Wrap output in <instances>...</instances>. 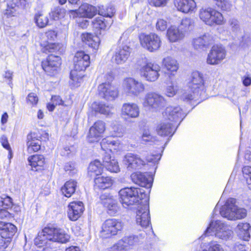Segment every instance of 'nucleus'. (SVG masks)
<instances>
[{"label": "nucleus", "mask_w": 251, "mask_h": 251, "mask_svg": "<svg viewBox=\"0 0 251 251\" xmlns=\"http://www.w3.org/2000/svg\"><path fill=\"white\" fill-rule=\"evenodd\" d=\"M74 68L70 73V83L77 86L82 80V72L89 66L90 56L83 51H77L74 58Z\"/></svg>", "instance_id": "1"}, {"label": "nucleus", "mask_w": 251, "mask_h": 251, "mask_svg": "<svg viewBox=\"0 0 251 251\" xmlns=\"http://www.w3.org/2000/svg\"><path fill=\"white\" fill-rule=\"evenodd\" d=\"M187 87V90L181 95V99L186 101L197 99L204 88L202 75L198 71L192 72Z\"/></svg>", "instance_id": "2"}, {"label": "nucleus", "mask_w": 251, "mask_h": 251, "mask_svg": "<svg viewBox=\"0 0 251 251\" xmlns=\"http://www.w3.org/2000/svg\"><path fill=\"white\" fill-rule=\"evenodd\" d=\"M119 195L120 201L125 208L138 203L146 196L144 189L135 187L123 188L119 191Z\"/></svg>", "instance_id": "3"}, {"label": "nucleus", "mask_w": 251, "mask_h": 251, "mask_svg": "<svg viewBox=\"0 0 251 251\" xmlns=\"http://www.w3.org/2000/svg\"><path fill=\"white\" fill-rule=\"evenodd\" d=\"M236 200L233 198L228 199L225 204L221 208V215L228 220H236L245 218L247 210L238 207L236 204Z\"/></svg>", "instance_id": "4"}, {"label": "nucleus", "mask_w": 251, "mask_h": 251, "mask_svg": "<svg viewBox=\"0 0 251 251\" xmlns=\"http://www.w3.org/2000/svg\"><path fill=\"white\" fill-rule=\"evenodd\" d=\"M199 17L202 22L210 26L222 25L225 23L221 13L211 7L201 9L199 11Z\"/></svg>", "instance_id": "5"}, {"label": "nucleus", "mask_w": 251, "mask_h": 251, "mask_svg": "<svg viewBox=\"0 0 251 251\" xmlns=\"http://www.w3.org/2000/svg\"><path fill=\"white\" fill-rule=\"evenodd\" d=\"M232 231L221 221H212L205 231V234L214 235L218 238L227 240L232 235Z\"/></svg>", "instance_id": "6"}, {"label": "nucleus", "mask_w": 251, "mask_h": 251, "mask_svg": "<svg viewBox=\"0 0 251 251\" xmlns=\"http://www.w3.org/2000/svg\"><path fill=\"white\" fill-rule=\"evenodd\" d=\"M139 39L141 46L150 52L156 51L161 47V38L154 33H141L139 36Z\"/></svg>", "instance_id": "7"}, {"label": "nucleus", "mask_w": 251, "mask_h": 251, "mask_svg": "<svg viewBox=\"0 0 251 251\" xmlns=\"http://www.w3.org/2000/svg\"><path fill=\"white\" fill-rule=\"evenodd\" d=\"M124 227V224L115 219L106 220L102 226L100 236L103 238H109L116 235Z\"/></svg>", "instance_id": "8"}, {"label": "nucleus", "mask_w": 251, "mask_h": 251, "mask_svg": "<svg viewBox=\"0 0 251 251\" xmlns=\"http://www.w3.org/2000/svg\"><path fill=\"white\" fill-rule=\"evenodd\" d=\"M165 103V100L161 95L149 93L145 97L143 106L151 111H156L163 107Z\"/></svg>", "instance_id": "9"}, {"label": "nucleus", "mask_w": 251, "mask_h": 251, "mask_svg": "<svg viewBox=\"0 0 251 251\" xmlns=\"http://www.w3.org/2000/svg\"><path fill=\"white\" fill-rule=\"evenodd\" d=\"M46 233L49 235L50 241L52 242L66 243L70 241V236L63 229L53 226H47Z\"/></svg>", "instance_id": "10"}, {"label": "nucleus", "mask_w": 251, "mask_h": 251, "mask_svg": "<svg viewBox=\"0 0 251 251\" xmlns=\"http://www.w3.org/2000/svg\"><path fill=\"white\" fill-rule=\"evenodd\" d=\"M160 69L161 68L158 64L149 62L142 67L141 74L146 80L154 82L158 78Z\"/></svg>", "instance_id": "11"}, {"label": "nucleus", "mask_w": 251, "mask_h": 251, "mask_svg": "<svg viewBox=\"0 0 251 251\" xmlns=\"http://www.w3.org/2000/svg\"><path fill=\"white\" fill-rule=\"evenodd\" d=\"M124 91L129 95L138 96L144 91L143 84L133 78L129 77L125 79L123 82Z\"/></svg>", "instance_id": "12"}, {"label": "nucleus", "mask_w": 251, "mask_h": 251, "mask_svg": "<svg viewBox=\"0 0 251 251\" xmlns=\"http://www.w3.org/2000/svg\"><path fill=\"white\" fill-rule=\"evenodd\" d=\"M226 55V50L222 47L214 46L208 54L206 62L212 65H218L225 58Z\"/></svg>", "instance_id": "13"}, {"label": "nucleus", "mask_w": 251, "mask_h": 251, "mask_svg": "<svg viewBox=\"0 0 251 251\" xmlns=\"http://www.w3.org/2000/svg\"><path fill=\"white\" fill-rule=\"evenodd\" d=\"M163 116L166 120L173 123L179 120L181 121L186 114L179 106L171 105L166 108Z\"/></svg>", "instance_id": "14"}, {"label": "nucleus", "mask_w": 251, "mask_h": 251, "mask_svg": "<svg viewBox=\"0 0 251 251\" xmlns=\"http://www.w3.org/2000/svg\"><path fill=\"white\" fill-rule=\"evenodd\" d=\"M101 149L104 151V156L103 157V166L106 165V163L110 162L111 159L110 154L107 151H112L113 150L119 149L120 143L111 138L103 139L100 143Z\"/></svg>", "instance_id": "15"}, {"label": "nucleus", "mask_w": 251, "mask_h": 251, "mask_svg": "<svg viewBox=\"0 0 251 251\" xmlns=\"http://www.w3.org/2000/svg\"><path fill=\"white\" fill-rule=\"evenodd\" d=\"M105 123L101 120L96 122L90 128L87 136L90 142L98 141L105 130Z\"/></svg>", "instance_id": "16"}, {"label": "nucleus", "mask_w": 251, "mask_h": 251, "mask_svg": "<svg viewBox=\"0 0 251 251\" xmlns=\"http://www.w3.org/2000/svg\"><path fill=\"white\" fill-rule=\"evenodd\" d=\"M84 210V206L82 202L80 201H72L68 206V218L71 221H75L81 216Z\"/></svg>", "instance_id": "17"}, {"label": "nucleus", "mask_w": 251, "mask_h": 251, "mask_svg": "<svg viewBox=\"0 0 251 251\" xmlns=\"http://www.w3.org/2000/svg\"><path fill=\"white\" fill-rule=\"evenodd\" d=\"M99 95L107 100H113L118 97V92L111 83L102 82L98 88Z\"/></svg>", "instance_id": "18"}, {"label": "nucleus", "mask_w": 251, "mask_h": 251, "mask_svg": "<svg viewBox=\"0 0 251 251\" xmlns=\"http://www.w3.org/2000/svg\"><path fill=\"white\" fill-rule=\"evenodd\" d=\"M61 64V58L57 55H50L47 60L43 61L42 66L43 70L49 75L53 74Z\"/></svg>", "instance_id": "19"}, {"label": "nucleus", "mask_w": 251, "mask_h": 251, "mask_svg": "<svg viewBox=\"0 0 251 251\" xmlns=\"http://www.w3.org/2000/svg\"><path fill=\"white\" fill-rule=\"evenodd\" d=\"M133 183L141 187L150 188L152 185V177L147 173L137 172L130 176Z\"/></svg>", "instance_id": "20"}, {"label": "nucleus", "mask_w": 251, "mask_h": 251, "mask_svg": "<svg viewBox=\"0 0 251 251\" xmlns=\"http://www.w3.org/2000/svg\"><path fill=\"white\" fill-rule=\"evenodd\" d=\"M137 223L142 227H147L150 223L149 216V206L146 204L141 206L137 212Z\"/></svg>", "instance_id": "21"}, {"label": "nucleus", "mask_w": 251, "mask_h": 251, "mask_svg": "<svg viewBox=\"0 0 251 251\" xmlns=\"http://www.w3.org/2000/svg\"><path fill=\"white\" fill-rule=\"evenodd\" d=\"M139 107L135 103L127 102L123 104L122 105L121 115L123 117L136 118L139 117Z\"/></svg>", "instance_id": "22"}, {"label": "nucleus", "mask_w": 251, "mask_h": 251, "mask_svg": "<svg viewBox=\"0 0 251 251\" xmlns=\"http://www.w3.org/2000/svg\"><path fill=\"white\" fill-rule=\"evenodd\" d=\"M129 48L126 46L118 48L112 57V61L117 64H124L130 55Z\"/></svg>", "instance_id": "23"}, {"label": "nucleus", "mask_w": 251, "mask_h": 251, "mask_svg": "<svg viewBox=\"0 0 251 251\" xmlns=\"http://www.w3.org/2000/svg\"><path fill=\"white\" fill-rule=\"evenodd\" d=\"M124 161L128 169H139L146 164V161L137 154L128 153L125 156Z\"/></svg>", "instance_id": "24"}, {"label": "nucleus", "mask_w": 251, "mask_h": 251, "mask_svg": "<svg viewBox=\"0 0 251 251\" xmlns=\"http://www.w3.org/2000/svg\"><path fill=\"white\" fill-rule=\"evenodd\" d=\"M40 136L36 132H32L27 136V151L31 153L38 151L41 148Z\"/></svg>", "instance_id": "25"}, {"label": "nucleus", "mask_w": 251, "mask_h": 251, "mask_svg": "<svg viewBox=\"0 0 251 251\" xmlns=\"http://www.w3.org/2000/svg\"><path fill=\"white\" fill-rule=\"evenodd\" d=\"M212 37L209 34H205L194 39L193 45L195 50L199 51L205 50L212 42Z\"/></svg>", "instance_id": "26"}, {"label": "nucleus", "mask_w": 251, "mask_h": 251, "mask_svg": "<svg viewBox=\"0 0 251 251\" xmlns=\"http://www.w3.org/2000/svg\"><path fill=\"white\" fill-rule=\"evenodd\" d=\"M185 33L179 27L171 26L167 30V37L170 42L175 43L181 40L184 37Z\"/></svg>", "instance_id": "27"}, {"label": "nucleus", "mask_w": 251, "mask_h": 251, "mask_svg": "<svg viewBox=\"0 0 251 251\" xmlns=\"http://www.w3.org/2000/svg\"><path fill=\"white\" fill-rule=\"evenodd\" d=\"M174 3L179 11L185 13L193 11L196 7L194 0H175Z\"/></svg>", "instance_id": "28"}, {"label": "nucleus", "mask_w": 251, "mask_h": 251, "mask_svg": "<svg viewBox=\"0 0 251 251\" xmlns=\"http://www.w3.org/2000/svg\"><path fill=\"white\" fill-rule=\"evenodd\" d=\"M111 20H106L103 17H97L92 21L93 27L96 31L105 30L108 29L111 25Z\"/></svg>", "instance_id": "29"}, {"label": "nucleus", "mask_w": 251, "mask_h": 251, "mask_svg": "<svg viewBox=\"0 0 251 251\" xmlns=\"http://www.w3.org/2000/svg\"><path fill=\"white\" fill-rule=\"evenodd\" d=\"M165 120V121L159 124L156 128L157 134L161 136H172L174 134L173 123H169Z\"/></svg>", "instance_id": "30"}, {"label": "nucleus", "mask_w": 251, "mask_h": 251, "mask_svg": "<svg viewBox=\"0 0 251 251\" xmlns=\"http://www.w3.org/2000/svg\"><path fill=\"white\" fill-rule=\"evenodd\" d=\"M82 41L95 50H97L100 44V39L97 35L84 33L81 35Z\"/></svg>", "instance_id": "31"}, {"label": "nucleus", "mask_w": 251, "mask_h": 251, "mask_svg": "<svg viewBox=\"0 0 251 251\" xmlns=\"http://www.w3.org/2000/svg\"><path fill=\"white\" fill-rule=\"evenodd\" d=\"M250 225L248 223H239L236 226V231L240 238L248 241L250 238L249 230Z\"/></svg>", "instance_id": "32"}, {"label": "nucleus", "mask_w": 251, "mask_h": 251, "mask_svg": "<svg viewBox=\"0 0 251 251\" xmlns=\"http://www.w3.org/2000/svg\"><path fill=\"white\" fill-rule=\"evenodd\" d=\"M97 9L95 6L87 3L82 4L78 8L80 17L92 18L97 13Z\"/></svg>", "instance_id": "33"}, {"label": "nucleus", "mask_w": 251, "mask_h": 251, "mask_svg": "<svg viewBox=\"0 0 251 251\" xmlns=\"http://www.w3.org/2000/svg\"><path fill=\"white\" fill-rule=\"evenodd\" d=\"M92 108L95 111L106 116L112 114L113 110V107L111 104L98 102H94L92 105Z\"/></svg>", "instance_id": "34"}, {"label": "nucleus", "mask_w": 251, "mask_h": 251, "mask_svg": "<svg viewBox=\"0 0 251 251\" xmlns=\"http://www.w3.org/2000/svg\"><path fill=\"white\" fill-rule=\"evenodd\" d=\"M77 182L70 179L67 181L61 188L62 194L66 197H70L75 191Z\"/></svg>", "instance_id": "35"}, {"label": "nucleus", "mask_w": 251, "mask_h": 251, "mask_svg": "<svg viewBox=\"0 0 251 251\" xmlns=\"http://www.w3.org/2000/svg\"><path fill=\"white\" fill-rule=\"evenodd\" d=\"M101 200L103 205L107 208L109 214L114 215L117 212L118 207L115 200L111 197L103 198V196H101Z\"/></svg>", "instance_id": "36"}, {"label": "nucleus", "mask_w": 251, "mask_h": 251, "mask_svg": "<svg viewBox=\"0 0 251 251\" xmlns=\"http://www.w3.org/2000/svg\"><path fill=\"white\" fill-rule=\"evenodd\" d=\"M101 200L103 205L107 208L109 214L114 215L117 212L118 207L115 200L111 197L103 198V196H101Z\"/></svg>", "instance_id": "37"}, {"label": "nucleus", "mask_w": 251, "mask_h": 251, "mask_svg": "<svg viewBox=\"0 0 251 251\" xmlns=\"http://www.w3.org/2000/svg\"><path fill=\"white\" fill-rule=\"evenodd\" d=\"M162 63L164 68L171 73L176 72L179 68L177 61L171 57L164 58Z\"/></svg>", "instance_id": "38"}, {"label": "nucleus", "mask_w": 251, "mask_h": 251, "mask_svg": "<svg viewBox=\"0 0 251 251\" xmlns=\"http://www.w3.org/2000/svg\"><path fill=\"white\" fill-rule=\"evenodd\" d=\"M94 181L96 186L103 189L110 187L113 183V180L110 177L103 176L96 177Z\"/></svg>", "instance_id": "39"}, {"label": "nucleus", "mask_w": 251, "mask_h": 251, "mask_svg": "<svg viewBox=\"0 0 251 251\" xmlns=\"http://www.w3.org/2000/svg\"><path fill=\"white\" fill-rule=\"evenodd\" d=\"M46 229H48L47 227H45L41 232H39L34 240L35 245L39 247L47 245L50 244V242H51L48 237V234L45 231Z\"/></svg>", "instance_id": "40"}, {"label": "nucleus", "mask_w": 251, "mask_h": 251, "mask_svg": "<svg viewBox=\"0 0 251 251\" xmlns=\"http://www.w3.org/2000/svg\"><path fill=\"white\" fill-rule=\"evenodd\" d=\"M103 165L98 160L91 162L88 167V172L91 175L98 176L100 175L102 172Z\"/></svg>", "instance_id": "41"}, {"label": "nucleus", "mask_w": 251, "mask_h": 251, "mask_svg": "<svg viewBox=\"0 0 251 251\" xmlns=\"http://www.w3.org/2000/svg\"><path fill=\"white\" fill-rule=\"evenodd\" d=\"M139 242V239L138 236L130 235L124 237L118 243L125 248L128 246H133L137 244Z\"/></svg>", "instance_id": "42"}, {"label": "nucleus", "mask_w": 251, "mask_h": 251, "mask_svg": "<svg viewBox=\"0 0 251 251\" xmlns=\"http://www.w3.org/2000/svg\"><path fill=\"white\" fill-rule=\"evenodd\" d=\"M30 165L33 168L42 167L45 163V158L42 155H34L28 158Z\"/></svg>", "instance_id": "43"}, {"label": "nucleus", "mask_w": 251, "mask_h": 251, "mask_svg": "<svg viewBox=\"0 0 251 251\" xmlns=\"http://www.w3.org/2000/svg\"><path fill=\"white\" fill-rule=\"evenodd\" d=\"M17 230L16 227L12 224L7 223V226L0 234L1 237L10 239L13 236Z\"/></svg>", "instance_id": "44"}, {"label": "nucleus", "mask_w": 251, "mask_h": 251, "mask_svg": "<svg viewBox=\"0 0 251 251\" xmlns=\"http://www.w3.org/2000/svg\"><path fill=\"white\" fill-rule=\"evenodd\" d=\"M43 46L42 51L46 53L49 52H54L59 50L61 48V45L60 44L47 43L42 45Z\"/></svg>", "instance_id": "45"}, {"label": "nucleus", "mask_w": 251, "mask_h": 251, "mask_svg": "<svg viewBox=\"0 0 251 251\" xmlns=\"http://www.w3.org/2000/svg\"><path fill=\"white\" fill-rule=\"evenodd\" d=\"M167 85L165 91V95L169 97L174 96L176 94L178 90V86L176 83L171 81L167 83Z\"/></svg>", "instance_id": "46"}, {"label": "nucleus", "mask_w": 251, "mask_h": 251, "mask_svg": "<svg viewBox=\"0 0 251 251\" xmlns=\"http://www.w3.org/2000/svg\"><path fill=\"white\" fill-rule=\"evenodd\" d=\"M35 20L37 25L41 28L45 27L49 22L47 16L42 13L37 14L35 16Z\"/></svg>", "instance_id": "47"}, {"label": "nucleus", "mask_w": 251, "mask_h": 251, "mask_svg": "<svg viewBox=\"0 0 251 251\" xmlns=\"http://www.w3.org/2000/svg\"><path fill=\"white\" fill-rule=\"evenodd\" d=\"M193 24L194 22L192 20L186 18L182 20L180 25L179 26V28L182 31H183L185 33V31L192 28L193 26Z\"/></svg>", "instance_id": "48"}, {"label": "nucleus", "mask_w": 251, "mask_h": 251, "mask_svg": "<svg viewBox=\"0 0 251 251\" xmlns=\"http://www.w3.org/2000/svg\"><path fill=\"white\" fill-rule=\"evenodd\" d=\"M98 13L103 17L111 18L115 13V9L112 6L107 7L105 8H100Z\"/></svg>", "instance_id": "49"}, {"label": "nucleus", "mask_w": 251, "mask_h": 251, "mask_svg": "<svg viewBox=\"0 0 251 251\" xmlns=\"http://www.w3.org/2000/svg\"><path fill=\"white\" fill-rule=\"evenodd\" d=\"M106 169L113 173H117L119 171V167L118 162L114 159H112L110 160V162L106 163V165L104 166Z\"/></svg>", "instance_id": "50"}, {"label": "nucleus", "mask_w": 251, "mask_h": 251, "mask_svg": "<svg viewBox=\"0 0 251 251\" xmlns=\"http://www.w3.org/2000/svg\"><path fill=\"white\" fill-rule=\"evenodd\" d=\"M65 14V10L59 7L55 8L50 13V17L54 20H57L61 17H63Z\"/></svg>", "instance_id": "51"}, {"label": "nucleus", "mask_w": 251, "mask_h": 251, "mask_svg": "<svg viewBox=\"0 0 251 251\" xmlns=\"http://www.w3.org/2000/svg\"><path fill=\"white\" fill-rule=\"evenodd\" d=\"M228 25L231 30L234 33L238 32L240 29V25L237 20L232 18L228 21Z\"/></svg>", "instance_id": "52"}, {"label": "nucleus", "mask_w": 251, "mask_h": 251, "mask_svg": "<svg viewBox=\"0 0 251 251\" xmlns=\"http://www.w3.org/2000/svg\"><path fill=\"white\" fill-rule=\"evenodd\" d=\"M167 27V22L166 20L159 18L156 23V28L157 30L165 31Z\"/></svg>", "instance_id": "53"}, {"label": "nucleus", "mask_w": 251, "mask_h": 251, "mask_svg": "<svg viewBox=\"0 0 251 251\" xmlns=\"http://www.w3.org/2000/svg\"><path fill=\"white\" fill-rule=\"evenodd\" d=\"M27 101L33 105H36L38 101V98L35 94L31 93L27 96Z\"/></svg>", "instance_id": "54"}, {"label": "nucleus", "mask_w": 251, "mask_h": 251, "mask_svg": "<svg viewBox=\"0 0 251 251\" xmlns=\"http://www.w3.org/2000/svg\"><path fill=\"white\" fill-rule=\"evenodd\" d=\"M169 0H149L150 4L155 7L165 6Z\"/></svg>", "instance_id": "55"}, {"label": "nucleus", "mask_w": 251, "mask_h": 251, "mask_svg": "<svg viewBox=\"0 0 251 251\" xmlns=\"http://www.w3.org/2000/svg\"><path fill=\"white\" fill-rule=\"evenodd\" d=\"M208 251H224L223 248L219 244L215 243H210Z\"/></svg>", "instance_id": "56"}, {"label": "nucleus", "mask_w": 251, "mask_h": 251, "mask_svg": "<svg viewBox=\"0 0 251 251\" xmlns=\"http://www.w3.org/2000/svg\"><path fill=\"white\" fill-rule=\"evenodd\" d=\"M142 139L143 141L145 142L151 141L152 139V136L150 132V131L148 130H145L143 131Z\"/></svg>", "instance_id": "57"}, {"label": "nucleus", "mask_w": 251, "mask_h": 251, "mask_svg": "<svg viewBox=\"0 0 251 251\" xmlns=\"http://www.w3.org/2000/svg\"><path fill=\"white\" fill-rule=\"evenodd\" d=\"M10 243V239L1 237V238L0 239V250H3L6 249Z\"/></svg>", "instance_id": "58"}, {"label": "nucleus", "mask_w": 251, "mask_h": 251, "mask_svg": "<svg viewBox=\"0 0 251 251\" xmlns=\"http://www.w3.org/2000/svg\"><path fill=\"white\" fill-rule=\"evenodd\" d=\"M0 142L3 148L6 150H9L11 148L6 136L2 135L0 138Z\"/></svg>", "instance_id": "59"}, {"label": "nucleus", "mask_w": 251, "mask_h": 251, "mask_svg": "<svg viewBox=\"0 0 251 251\" xmlns=\"http://www.w3.org/2000/svg\"><path fill=\"white\" fill-rule=\"evenodd\" d=\"M3 199V207L4 208H6L7 207H10L12 205V199L10 197L4 196Z\"/></svg>", "instance_id": "60"}, {"label": "nucleus", "mask_w": 251, "mask_h": 251, "mask_svg": "<svg viewBox=\"0 0 251 251\" xmlns=\"http://www.w3.org/2000/svg\"><path fill=\"white\" fill-rule=\"evenodd\" d=\"M51 101V102H53L55 105L63 104V101L61 98L58 96L52 97Z\"/></svg>", "instance_id": "61"}, {"label": "nucleus", "mask_w": 251, "mask_h": 251, "mask_svg": "<svg viewBox=\"0 0 251 251\" xmlns=\"http://www.w3.org/2000/svg\"><path fill=\"white\" fill-rule=\"evenodd\" d=\"M233 251H247L246 247L241 244L236 243L234 246Z\"/></svg>", "instance_id": "62"}, {"label": "nucleus", "mask_w": 251, "mask_h": 251, "mask_svg": "<svg viewBox=\"0 0 251 251\" xmlns=\"http://www.w3.org/2000/svg\"><path fill=\"white\" fill-rule=\"evenodd\" d=\"M243 174L245 176H251V167L245 166L242 169Z\"/></svg>", "instance_id": "63"}, {"label": "nucleus", "mask_w": 251, "mask_h": 251, "mask_svg": "<svg viewBox=\"0 0 251 251\" xmlns=\"http://www.w3.org/2000/svg\"><path fill=\"white\" fill-rule=\"evenodd\" d=\"M110 251H126V250L124 247L119 245L117 243L116 245L113 246Z\"/></svg>", "instance_id": "64"}]
</instances>
